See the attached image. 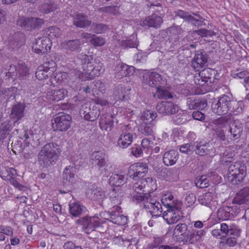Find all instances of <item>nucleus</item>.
Masks as SVG:
<instances>
[{
    "mask_svg": "<svg viewBox=\"0 0 249 249\" xmlns=\"http://www.w3.org/2000/svg\"><path fill=\"white\" fill-rule=\"evenodd\" d=\"M78 58L81 61L83 72L78 71L76 75L82 81L91 80L99 76L103 67L100 62H93V56L86 54H80Z\"/></svg>",
    "mask_w": 249,
    "mask_h": 249,
    "instance_id": "1",
    "label": "nucleus"
},
{
    "mask_svg": "<svg viewBox=\"0 0 249 249\" xmlns=\"http://www.w3.org/2000/svg\"><path fill=\"white\" fill-rule=\"evenodd\" d=\"M60 152L59 146L56 143H47L42 147L38 155V163L43 168L54 164Z\"/></svg>",
    "mask_w": 249,
    "mask_h": 249,
    "instance_id": "2",
    "label": "nucleus"
},
{
    "mask_svg": "<svg viewBox=\"0 0 249 249\" xmlns=\"http://www.w3.org/2000/svg\"><path fill=\"white\" fill-rule=\"evenodd\" d=\"M247 175V167L240 161L232 163L229 167L227 178L233 184H239L244 179Z\"/></svg>",
    "mask_w": 249,
    "mask_h": 249,
    "instance_id": "3",
    "label": "nucleus"
},
{
    "mask_svg": "<svg viewBox=\"0 0 249 249\" xmlns=\"http://www.w3.org/2000/svg\"><path fill=\"white\" fill-rule=\"evenodd\" d=\"M183 203H162L167 210L163 213V218L167 224L171 225L178 222L183 214Z\"/></svg>",
    "mask_w": 249,
    "mask_h": 249,
    "instance_id": "4",
    "label": "nucleus"
},
{
    "mask_svg": "<svg viewBox=\"0 0 249 249\" xmlns=\"http://www.w3.org/2000/svg\"><path fill=\"white\" fill-rule=\"evenodd\" d=\"M71 116L64 112H59L54 115L51 120L52 129L55 132H66L71 126Z\"/></svg>",
    "mask_w": 249,
    "mask_h": 249,
    "instance_id": "5",
    "label": "nucleus"
},
{
    "mask_svg": "<svg viewBox=\"0 0 249 249\" xmlns=\"http://www.w3.org/2000/svg\"><path fill=\"white\" fill-rule=\"evenodd\" d=\"M44 20L42 18L35 17H19L17 20V25L22 29L32 31L38 29L44 24Z\"/></svg>",
    "mask_w": 249,
    "mask_h": 249,
    "instance_id": "6",
    "label": "nucleus"
},
{
    "mask_svg": "<svg viewBox=\"0 0 249 249\" xmlns=\"http://www.w3.org/2000/svg\"><path fill=\"white\" fill-rule=\"evenodd\" d=\"M83 231L87 234L94 231L98 228L105 227L107 229V221L102 220L98 215L86 216L83 218Z\"/></svg>",
    "mask_w": 249,
    "mask_h": 249,
    "instance_id": "7",
    "label": "nucleus"
},
{
    "mask_svg": "<svg viewBox=\"0 0 249 249\" xmlns=\"http://www.w3.org/2000/svg\"><path fill=\"white\" fill-rule=\"evenodd\" d=\"M57 64L53 60H50L39 66L36 71V77L39 80L47 79L53 75L56 71Z\"/></svg>",
    "mask_w": 249,
    "mask_h": 249,
    "instance_id": "8",
    "label": "nucleus"
},
{
    "mask_svg": "<svg viewBox=\"0 0 249 249\" xmlns=\"http://www.w3.org/2000/svg\"><path fill=\"white\" fill-rule=\"evenodd\" d=\"M52 44V41L49 37L43 36L35 39L32 48L35 53L42 55L47 54L51 51Z\"/></svg>",
    "mask_w": 249,
    "mask_h": 249,
    "instance_id": "9",
    "label": "nucleus"
},
{
    "mask_svg": "<svg viewBox=\"0 0 249 249\" xmlns=\"http://www.w3.org/2000/svg\"><path fill=\"white\" fill-rule=\"evenodd\" d=\"M148 165L145 163L137 162L131 165L128 173L130 178L137 180L144 178L148 172Z\"/></svg>",
    "mask_w": 249,
    "mask_h": 249,
    "instance_id": "10",
    "label": "nucleus"
},
{
    "mask_svg": "<svg viewBox=\"0 0 249 249\" xmlns=\"http://www.w3.org/2000/svg\"><path fill=\"white\" fill-rule=\"evenodd\" d=\"M63 186L66 188V191L59 190L61 194H65L70 191L74 184L76 182V178L74 173L73 167L71 166H66L63 173Z\"/></svg>",
    "mask_w": 249,
    "mask_h": 249,
    "instance_id": "11",
    "label": "nucleus"
},
{
    "mask_svg": "<svg viewBox=\"0 0 249 249\" xmlns=\"http://www.w3.org/2000/svg\"><path fill=\"white\" fill-rule=\"evenodd\" d=\"M214 70L211 68H205L195 75L194 81L196 85L199 88H203L206 83H212L214 77Z\"/></svg>",
    "mask_w": 249,
    "mask_h": 249,
    "instance_id": "12",
    "label": "nucleus"
},
{
    "mask_svg": "<svg viewBox=\"0 0 249 249\" xmlns=\"http://www.w3.org/2000/svg\"><path fill=\"white\" fill-rule=\"evenodd\" d=\"M121 210V207L118 205L114 206L110 211L108 212V217L105 218L107 220V222L110 221L120 226L127 224L128 217L120 214V212L122 213Z\"/></svg>",
    "mask_w": 249,
    "mask_h": 249,
    "instance_id": "13",
    "label": "nucleus"
},
{
    "mask_svg": "<svg viewBox=\"0 0 249 249\" xmlns=\"http://www.w3.org/2000/svg\"><path fill=\"white\" fill-rule=\"evenodd\" d=\"M233 206H224L217 211V216L223 220H227L230 216H236L240 212L239 205L241 203H232Z\"/></svg>",
    "mask_w": 249,
    "mask_h": 249,
    "instance_id": "14",
    "label": "nucleus"
},
{
    "mask_svg": "<svg viewBox=\"0 0 249 249\" xmlns=\"http://www.w3.org/2000/svg\"><path fill=\"white\" fill-rule=\"evenodd\" d=\"M133 185V189L135 194L133 196V201L137 202H148V195L144 194L143 189V179H140Z\"/></svg>",
    "mask_w": 249,
    "mask_h": 249,
    "instance_id": "15",
    "label": "nucleus"
},
{
    "mask_svg": "<svg viewBox=\"0 0 249 249\" xmlns=\"http://www.w3.org/2000/svg\"><path fill=\"white\" fill-rule=\"evenodd\" d=\"M157 110L160 114L162 115L174 114L178 112L179 107L171 102L162 101L159 103L156 107Z\"/></svg>",
    "mask_w": 249,
    "mask_h": 249,
    "instance_id": "16",
    "label": "nucleus"
},
{
    "mask_svg": "<svg viewBox=\"0 0 249 249\" xmlns=\"http://www.w3.org/2000/svg\"><path fill=\"white\" fill-rule=\"evenodd\" d=\"M231 100L230 97L226 95L220 97L218 103L215 105L216 107L213 108V111L218 115L226 114L230 108Z\"/></svg>",
    "mask_w": 249,
    "mask_h": 249,
    "instance_id": "17",
    "label": "nucleus"
},
{
    "mask_svg": "<svg viewBox=\"0 0 249 249\" xmlns=\"http://www.w3.org/2000/svg\"><path fill=\"white\" fill-rule=\"evenodd\" d=\"M86 196L93 201H103L105 194L101 188H98L95 184H89L86 191Z\"/></svg>",
    "mask_w": 249,
    "mask_h": 249,
    "instance_id": "18",
    "label": "nucleus"
},
{
    "mask_svg": "<svg viewBox=\"0 0 249 249\" xmlns=\"http://www.w3.org/2000/svg\"><path fill=\"white\" fill-rule=\"evenodd\" d=\"M156 91L154 94L155 97L159 99H168L173 98V93L170 91L171 86L167 84L166 80L156 88Z\"/></svg>",
    "mask_w": 249,
    "mask_h": 249,
    "instance_id": "19",
    "label": "nucleus"
},
{
    "mask_svg": "<svg viewBox=\"0 0 249 249\" xmlns=\"http://www.w3.org/2000/svg\"><path fill=\"white\" fill-rule=\"evenodd\" d=\"M135 71L133 66H128L123 63L118 64L114 69V77L117 79H121L124 77L132 75Z\"/></svg>",
    "mask_w": 249,
    "mask_h": 249,
    "instance_id": "20",
    "label": "nucleus"
},
{
    "mask_svg": "<svg viewBox=\"0 0 249 249\" xmlns=\"http://www.w3.org/2000/svg\"><path fill=\"white\" fill-rule=\"evenodd\" d=\"M163 21V17L161 14L159 13H154L143 20L141 25L142 26L158 28L160 27Z\"/></svg>",
    "mask_w": 249,
    "mask_h": 249,
    "instance_id": "21",
    "label": "nucleus"
},
{
    "mask_svg": "<svg viewBox=\"0 0 249 249\" xmlns=\"http://www.w3.org/2000/svg\"><path fill=\"white\" fill-rule=\"evenodd\" d=\"M131 89L126 88L124 85L119 84L116 86L113 90V98L114 100V104L117 102H122L130 94Z\"/></svg>",
    "mask_w": 249,
    "mask_h": 249,
    "instance_id": "22",
    "label": "nucleus"
},
{
    "mask_svg": "<svg viewBox=\"0 0 249 249\" xmlns=\"http://www.w3.org/2000/svg\"><path fill=\"white\" fill-rule=\"evenodd\" d=\"M68 94V90L64 88L52 89L47 92L46 98L50 101L58 102L63 100Z\"/></svg>",
    "mask_w": 249,
    "mask_h": 249,
    "instance_id": "23",
    "label": "nucleus"
},
{
    "mask_svg": "<svg viewBox=\"0 0 249 249\" xmlns=\"http://www.w3.org/2000/svg\"><path fill=\"white\" fill-rule=\"evenodd\" d=\"M144 80L147 84L152 88H156L160 85L161 82L166 80L163 79L160 74L156 72L148 71L143 75Z\"/></svg>",
    "mask_w": 249,
    "mask_h": 249,
    "instance_id": "24",
    "label": "nucleus"
},
{
    "mask_svg": "<svg viewBox=\"0 0 249 249\" xmlns=\"http://www.w3.org/2000/svg\"><path fill=\"white\" fill-rule=\"evenodd\" d=\"M26 106L24 103L18 102L13 106L11 108L10 118L14 123L18 122L24 116Z\"/></svg>",
    "mask_w": 249,
    "mask_h": 249,
    "instance_id": "25",
    "label": "nucleus"
},
{
    "mask_svg": "<svg viewBox=\"0 0 249 249\" xmlns=\"http://www.w3.org/2000/svg\"><path fill=\"white\" fill-rule=\"evenodd\" d=\"M14 39L10 38L8 41L9 49L14 51L18 50L21 46L24 45L26 41L25 36L21 32L14 34Z\"/></svg>",
    "mask_w": 249,
    "mask_h": 249,
    "instance_id": "26",
    "label": "nucleus"
},
{
    "mask_svg": "<svg viewBox=\"0 0 249 249\" xmlns=\"http://www.w3.org/2000/svg\"><path fill=\"white\" fill-rule=\"evenodd\" d=\"M107 156L101 151H94L90 156V161L93 165H97L99 168L104 167L106 165Z\"/></svg>",
    "mask_w": 249,
    "mask_h": 249,
    "instance_id": "27",
    "label": "nucleus"
},
{
    "mask_svg": "<svg viewBox=\"0 0 249 249\" xmlns=\"http://www.w3.org/2000/svg\"><path fill=\"white\" fill-rule=\"evenodd\" d=\"M81 112L84 115L85 120L89 121H94L99 116L100 110L96 105H93L92 108L86 107L84 110L81 109Z\"/></svg>",
    "mask_w": 249,
    "mask_h": 249,
    "instance_id": "28",
    "label": "nucleus"
},
{
    "mask_svg": "<svg viewBox=\"0 0 249 249\" xmlns=\"http://www.w3.org/2000/svg\"><path fill=\"white\" fill-rule=\"evenodd\" d=\"M112 115L109 113L103 114L99 120V127L102 130L110 131L113 126Z\"/></svg>",
    "mask_w": 249,
    "mask_h": 249,
    "instance_id": "29",
    "label": "nucleus"
},
{
    "mask_svg": "<svg viewBox=\"0 0 249 249\" xmlns=\"http://www.w3.org/2000/svg\"><path fill=\"white\" fill-rule=\"evenodd\" d=\"M143 189L144 194L148 195V201L152 200L150 194L157 189V184L155 179L151 177L143 179Z\"/></svg>",
    "mask_w": 249,
    "mask_h": 249,
    "instance_id": "30",
    "label": "nucleus"
},
{
    "mask_svg": "<svg viewBox=\"0 0 249 249\" xmlns=\"http://www.w3.org/2000/svg\"><path fill=\"white\" fill-rule=\"evenodd\" d=\"M208 61L207 56L202 53H196L192 61V66L195 71H199L203 68Z\"/></svg>",
    "mask_w": 249,
    "mask_h": 249,
    "instance_id": "31",
    "label": "nucleus"
},
{
    "mask_svg": "<svg viewBox=\"0 0 249 249\" xmlns=\"http://www.w3.org/2000/svg\"><path fill=\"white\" fill-rule=\"evenodd\" d=\"M73 24L77 27L84 28L91 24V21L87 18V16L82 13H78L73 20Z\"/></svg>",
    "mask_w": 249,
    "mask_h": 249,
    "instance_id": "32",
    "label": "nucleus"
},
{
    "mask_svg": "<svg viewBox=\"0 0 249 249\" xmlns=\"http://www.w3.org/2000/svg\"><path fill=\"white\" fill-rule=\"evenodd\" d=\"M178 159V154L174 150L166 152L163 157V162L166 166H172L176 164Z\"/></svg>",
    "mask_w": 249,
    "mask_h": 249,
    "instance_id": "33",
    "label": "nucleus"
},
{
    "mask_svg": "<svg viewBox=\"0 0 249 249\" xmlns=\"http://www.w3.org/2000/svg\"><path fill=\"white\" fill-rule=\"evenodd\" d=\"M68 73L65 71H57L50 77L49 80L51 85L55 87L62 85L67 79Z\"/></svg>",
    "mask_w": 249,
    "mask_h": 249,
    "instance_id": "34",
    "label": "nucleus"
},
{
    "mask_svg": "<svg viewBox=\"0 0 249 249\" xmlns=\"http://www.w3.org/2000/svg\"><path fill=\"white\" fill-rule=\"evenodd\" d=\"M133 136L129 132H123L121 134L117 141L118 146L123 149L126 148L132 142Z\"/></svg>",
    "mask_w": 249,
    "mask_h": 249,
    "instance_id": "35",
    "label": "nucleus"
},
{
    "mask_svg": "<svg viewBox=\"0 0 249 249\" xmlns=\"http://www.w3.org/2000/svg\"><path fill=\"white\" fill-rule=\"evenodd\" d=\"M12 128V124L10 120L4 122L0 125V143H3Z\"/></svg>",
    "mask_w": 249,
    "mask_h": 249,
    "instance_id": "36",
    "label": "nucleus"
},
{
    "mask_svg": "<svg viewBox=\"0 0 249 249\" xmlns=\"http://www.w3.org/2000/svg\"><path fill=\"white\" fill-rule=\"evenodd\" d=\"M249 201V187H244L237 193L232 202H248Z\"/></svg>",
    "mask_w": 249,
    "mask_h": 249,
    "instance_id": "37",
    "label": "nucleus"
},
{
    "mask_svg": "<svg viewBox=\"0 0 249 249\" xmlns=\"http://www.w3.org/2000/svg\"><path fill=\"white\" fill-rule=\"evenodd\" d=\"M57 8V5L53 0H48L39 6L38 10L44 14H48L55 11Z\"/></svg>",
    "mask_w": 249,
    "mask_h": 249,
    "instance_id": "38",
    "label": "nucleus"
},
{
    "mask_svg": "<svg viewBox=\"0 0 249 249\" xmlns=\"http://www.w3.org/2000/svg\"><path fill=\"white\" fill-rule=\"evenodd\" d=\"M81 44L80 39H72L65 41L61 45L63 48L71 51H76L80 48Z\"/></svg>",
    "mask_w": 249,
    "mask_h": 249,
    "instance_id": "39",
    "label": "nucleus"
},
{
    "mask_svg": "<svg viewBox=\"0 0 249 249\" xmlns=\"http://www.w3.org/2000/svg\"><path fill=\"white\" fill-rule=\"evenodd\" d=\"M109 182L111 186L120 187L126 182V178L123 175L113 174L109 178Z\"/></svg>",
    "mask_w": 249,
    "mask_h": 249,
    "instance_id": "40",
    "label": "nucleus"
},
{
    "mask_svg": "<svg viewBox=\"0 0 249 249\" xmlns=\"http://www.w3.org/2000/svg\"><path fill=\"white\" fill-rule=\"evenodd\" d=\"M17 170L13 167H5L0 170V177L4 180H9L16 178Z\"/></svg>",
    "mask_w": 249,
    "mask_h": 249,
    "instance_id": "41",
    "label": "nucleus"
},
{
    "mask_svg": "<svg viewBox=\"0 0 249 249\" xmlns=\"http://www.w3.org/2000/svg\"><path fill=\"white\" fill-rule=\"evenodd\" d=\"M70 212L74 217L79 216L86 211V208L80 203H69Z\"/></svg>",
    "mask_w": 249,
    "mask_h": 249,
    "instance_id": "42",
    "label": "nucleus"
},
{
    "mask_svg": "<svg viewBox=\"0 0 249 249\" xmlns=\"http://www.w3.org/2000/svg\"><path fill=\"white\" fill-rule=\"evenodd\" d=\"M157 113L151 110L144 111L141 116V120L144 124H150L156 118Z\"/></svg>",
    "mask_w": 249,
    "mask_h": 249,
    "instance_id": "43",
    "label": "nucleus"
},
{
    "mask_svg": "<svg viewBox=\"0 0 249 249\" xmlns=\"http://www.w3.org/2000/svg\"><path fill=\"white\" fill-rule=\"evenodd\" d=\"M5 74V76L8 78H11L14 81L18 74L17 68L15 65L10 64L8 66L2 70L1 73Z\"/></svg>",
    "mask_w": 249,
    "mask_h": 249,
    "instance_id": "44",
    "label": "nucleus"
},
{
    "mask_svg": "<svg viewBox=\"0 0 249 249\" xmlns=\"http://www.w3.org/2000/svg\"><path fill=\"white\" fill-rule=\"evenodd\" d=\"M149 211L152 216L158 217L162 214V203H149Z\"/></svg>",
    "mask_w": 249,
    "mask_h": 249,
    "instance_id": "45",
    "label": "nucleus"
},
{
    "mask_svg": "<svg viewBox=\"0 0 249 249\" xmlns=\"http://www.w3.org/2000/svg\"><path fill=\"white\" fill-rule=\"evenodd\" d=\"M87 160L86 157L84 154L82 155V154H75L71 159V161L73 162L75 168L84 166L85 163H87Z\"/></svg>",
    "mask_w": 249,
    "mask_h": 249,
    "instance_id": "46",
    "label": "nucleus"
},
{
    "mask_svg": "<svg viewBox=\"0 0 249 249\" xmlns=\"http://www.w3.org/2000/svg\"><path fill=\"white\" fill-rule=\"evenodd\" d=\"M175 16L183 18L186 20L190 21L195 24V22H199V20L196 19L193 16L190 15L188 12L182 10H177L174 12Z\"/></svg>",
    "mask_w": 249,
    "mask_h": 249,
    "instance_id": "47",
    "label": "nucleus"
},
{
    "mask_svg": "<svg viewBox=\"0 0 249 249\" xmlns=\"http://www.w3.org/2000/svg\"><path fill=\"white\" fill-rule=\"evenodd\" d=\"M45 32L50 38H58L62 35V31L60 28L56 26H51L45 29Z\"/></svg>",
    "mask_w": 249,
    "mask_h": 249,
    "instance_id": "48",
    "label": "nucleus"
},
{
    "mask_svg": "<svg viewBox=\"0 0 249 249\" xmlns=\"http://www.w3.org/2000/svg\"><path fill=\"white\" fill-rule=\"evenodd\" d=\"M196 185L200 188H204L209 186V180L206 175H202L195 179Z\"/></svg>",
    "mask_w": 249,
    "mask_h": 249,
    "instance_id": "49",
    "label": "nucleus"
},
{
    "mask_svg": "<svg viewBox=\"0 0 249 249\" xmlns=\"http://www.w3.org/2000/svg\"><path fill=\"white\" fill-rule=\"evenodd\" d=\"M99 10L103 13L113 15H117L120 14V7L118 6H108L100 8Z\"/></svg>",
    "mask_w": 249,
    "mask_h": 249,
    "instance_id": "50",
    "label": "nucleus"
},
{
    "mask_svg": "<svg viewBox=\"0 0 249 249\" xmlns=\"http://www.w3.org/2000/svg\"><path fill=\"white\" fill-rule=\"evenodd\" d=\"M89 42L91 45L95 47H101L106 44V39L105 38L102 36L93 35V37L89 40Z\"/></svg>",
    "mask_w": 249,
    "mask_h": 249,
    "instance_id": "51",
    "label": "nucleus"
},
{
    "mask_svg": "<svg viewBox=\"0 0 249 249\" xmlns=\"http://www.w3.org/2000/svg\"><path fill=\"white\" fill-rule=\"evenodd\" d=\"M93 26H95L93 31L97 34H104L109 30L108 26L103 23H93Z\"/></svg>",
    "mask_w": 249,
    "mask_h": 249,
    "instance_id": "52",
    "label": "nucleus"
},
{
    "mask_svg": "<svg viewBox=\"0 0 249 249\" xmlns=\"http://www.w3.org/2000/svg\"><path fill=\"white\" fill-rule=\"evenodd\" d=\"M231 138L233 140L238 139L241 135L242 131V128L241 127H238L236 125L233 124L229 129Z\"/></svg>",
    "mask_w": 249,
    "mask_h": 249,
    "instance_id": "53",
    "label": "nucleus"
},
{
    "mask_svg": "<svg viewBox=\"0 0 249 249\" xmlns=\"http://www.w3.org/2000/svg\"><path fill=\"white\" fill-rule=\"evenodd\" d=\"M153 145V142L147 138L142 139L141 142L142 147L147 154H149L152 152Z\"/></svg>",
    "mask_w": 249,
    "mask_h": 249,
    "instance_id": "54",
    "label": "nucleus"
},
{
    "mask_svg": "<svg viewBox=\"0 0 249 249\" xmlns=\"http://www.w3.org/2000/svg\"><path fill=\"white\" fill-rule=\"evenodd\" d=\"M2 93L8 98L11 97L15 98L18 93V88L12 87L10 88L5 89L2 91Z\"/></svg>",
    "mask_w": 249,
    "mask_h": 249,
    "instance_id": "55",
    "label": "nucleus"
},
{
    "mask_svg": "<svg viewBox=\"0 0 249 249\" xmlns=\"http://www.w3.org/2000/svg\"><path fill=\"white\" fill-rule=\"evenodd\" d=\"M209 143L197 146L196 153L200 156H204L210 153V151L211 150L208 148Z\"/></svg>",
    "mask_w": 249,
    "mask_h": 249,
    "instance_id": "56",
    "label": "nucleus"
},
{
    "mask_svg": "<svg viewBox=\"0 0 249 249\" xmlns=\"http://www.w3.org/2000/svg\"><path fill=\"white\" fill-rule=\"evenodd\" d=\"M120 45L123 49L136 48L138 46L136 41L131 39L123 40L120 42Z\"/></svg>",
    "mask_w": 249,
    "mask_h": 249,
    "instance_id": "57",
    "label": "nucleus"
},
{
    "mask_svg": "<svg viewBox=\"0 0 249 249\" xmlns=\"http://www.w3.org/2000/svg\"><path fill=\"white\" fill-rule=\"evenodd\" d=\"M174 196L170 191H163L161 194V202L171 201L174 202Z\"/></svg>",
    "mask_w": 249,
    "mask_h": 249,
    "instance_id": "58",
    "label": "nucleus"
},
{
    "mask_svg": "<svg viewBox=\"0 0 249 249\" xmlns=\"http://www.w3.org/2000/svg\"><path fill=\"white\" fill-rule=\"evenodd\" d=\"M163 239L161 237H154V240L148 245V248L149 249H154L160 248L162 245Z\"/></svg>",
    "mask_w": 249,
    "mask_h": 249,
    "instance_id": "59",
    "label": "nucleus"
},
{
    "mask_svg": "<svg viewBox=\"0 0 249 249\" xmlns=\"http://www.w3.org/2000/svg\"><path fill=\"white\" fill-rule=\"evenodd\" d=\"M141 132L143 134L146 136H149L152 134L153 133V129L152 125L150 124H146L142 125L141 127Z\"/></svg>",
    "mask_w": 249,
    "mask_h": 249,
    "instance_id": "60",
    "label": "nucleus"
},
{
    "mask_svg": "<svg viewBox=\"0 0 249 249\" xmlns=\"http://www.w3.org/2000/svg\"><path fill=\"white\" fill-rule=\"evenodd\" d=\"M13 229L9 226L0 225V233H3L6 235L10 236L13 234Z\"/></svg>",
    "mask_w": 249,
    "mask_h": 249,
    "instance_id": "61",
    "label": "nucleus"
},
{
    "mask_svg": "<svg viewBox=\"0 0 249 249\" xmlns=\"http://www.w3.org/2000/svg\"><path fill=\"white\" fill-rule=\"evenodd\" d=\"M121 113L128 119L131 118L134 114V110L131 107L123 108L121 110Z\"/></svg>",
    "mask_w": 249,
    "mask_h": 249,
    "instance_id": "62",
    "label": "nucleus"
},
{
    "mask_svg": "<svg viewBox=\"0 0 249 249\" xmlns=\"http://www.w3.org/2000/svg\"><path fill=\"white\" fill-rule=\"evenodd\" d=\"M187 229V226L184 223L178 224L174 231V234H178V235Z\"/></svg>",
    "mask_w": 249,
    "mask_h": 249,
    "instance_id": "63",
    "label": "nucleus"
},
{
    "mask_svg": "<svg viewBox=\"0 0 249 249\" xmlns=\"http://www.w3.org/2000/svg\"><path fill=\"white\" fill-rule=\"evenodd\" d=\"M248 74V71H241L238 72H231V75L234 78L243 79Z\"/></svg>",
    "mask_w": 249,
    "mask_h": 249,
    "instance_id": "64",
    "label": "nucleus"
}]
</instances>
